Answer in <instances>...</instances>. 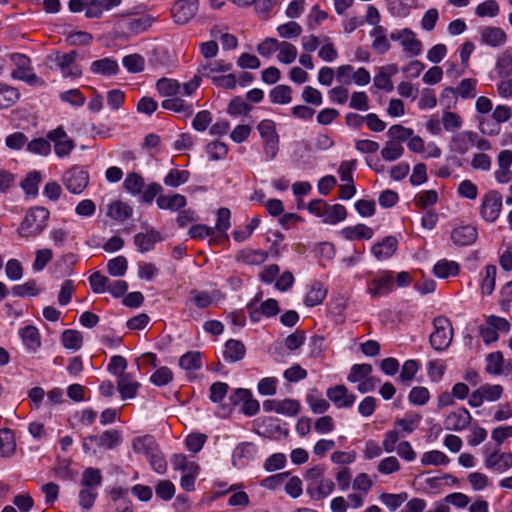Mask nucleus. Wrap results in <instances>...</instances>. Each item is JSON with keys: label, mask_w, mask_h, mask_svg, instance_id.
<instances>
[{"label": "nucleus", "mask_w": 512, "mask_h": 512, "mask_svg": "<svg viewBox=\"0 0 512 512\" xmlns=\"http://www.w3.org/2000/svg\"><path fill=\"white\" fill-rule=\"evenodd\" d=\"M189 179V172L185 170L172 169L164 178V184L169 187H178Z\"/></svg>", "instance_id": "nucleus-60"}, {"label": "nucleus", "mask_w": 512, "mask_h": 512, "mask_svg": "<svg viewBox=\"0 0 512 512\" xmlns=\"http://www.w3.org/2000/svg\"><path fill=\"white\" fill-rule=\"evenodd\" d=\"M502 210V196L499 192L491 190L483 196L480 206V213L487 222H494L498 219Z\"/></svg>", "instance_id": "nucleus-7"}, {"label": "nucleus", "mask_w": 512, "mask_h": 512, "mask_svg": "<svg viewBox=\"0 0 512 512\" xmlns=\"http://www.w3.org/2000/svg\"><path fill=\"white\" fill-rule=\"evenodd\" d=\"M279 36L283 39L297 38L302 33V27L295 21H289L277 27Z\"/></svg>", "instance_id": "nucleus-58"}, {"label": "nucleus", "mask_w": 512, "mask_h": 512, "mask_svg": "<svg viewBox=\"0 0 512 512\" xmlns=\"http://www.w3.org/2000/svg\"><path fill=\"white\" fill-rule=\"evenodd\" d=\"M268 258V253L263 250L242 249L236 255V261L246 265H260Z\"/></svg>", "instance_id": "nucleus-24"}, {"label": "nucleus", "mask_w": 512, "mask_h": 512, "mask_svg": "<svg viewBox=\"0 0 512 512\" xmlns=\"http://www.w3.org/2000/svg\"><path fill=\"white\" fill-rule=\"evenodd\" d=\"M47 138L53 142L54 152L60 158L68 156L75 147L74 141L69 138L62 126L51 130L47 134Z\"/></svg>", "instance_id": "nucleus-9"}, {"label": "nucleus", "mask_w": 512, "mask_h": 512, "mask_svg": "<svg viewBox=\"0 0 512 512\" xmlns=\"http://www.w3.org/2000/svg\"><path fill=\"white\" fill-rule=\"evenodd\" d=\"M497 268L495 265H487L485 267V276L481 282V291L484 295H490L495 288Z\"/></svg>", "instance_id": "nucleus-56"}, {"label": "nucleus", "mask_w": 512, "mask_h": 512, "mask_svg": "<svg viewBox=\"0 0 512 512\" xmlns=\"http://www.w3.org/2000/svg\"><path fill=\"white\" fill-rule=\"evenodd\" d=\"M206 153L212 161L222 160L228 153V146L224 142L213 141L206 145Z\"/></svg>", "instance_id": "nucleus-57"}, {"label": "nucleus", "mask_w": 512, "mask_h": 512, "mask_svg": "<svg viewBox=\"0 0 512 512\" xmlns=\"http://www.w3.org/2000/svg\"><path fill=\"white\" fill-rule=\"evenodd\" d=\"M270 100L275 104H288L291 102V88L287 85L274 87L269 94Z\"/></svg>", "instance_id": "nucleus-53"}, {"label": "nucleus", "mask_w": 512, "mask_h": 512, "mask_svg": "<svg viewBox=\"0 0 512 512\" xmlns=\"http://www.w3.org/2000/svg\"><path fill=\"white\" fill-rule=\"evenodd\" d=\"M370 36L374 38L372 49L378 54H384L389 51L390 43L387 38V29L383 26L374 27L370 32Z\"/></svg>", "instance_id": "nucleus-27"}, {"label": "nucleus", "mask_w": 512, "mask_h": 512, "mask_svg": "<svg viewBox=\"0 0 512 512\" xmlns=\"http://www.w3.org/2000/svg\"><path fill=\"white\" fill-rule=\"evenodd\" d=\"M109 278L102 275L100 272H94L89 276V283L94 293L101 294L107 291L109 285Z\"/></svg>", "instance_id": "nucleus-64"}, {"label": "nucleus", "mask_w": 512, "mask_h": 512, "mask_svg": "<svg viewBox=\"0 0 512 512\" xmlns=\"http://www.w3.org/2000/svg\"><path fill=\"white\" fill-rule=\"evenodd\" d=\"M135 453L144 454L147 458L158 449L154 438L150 435L136 437L132 442Z\"/></svg>", "instance_id": "nucleus-29"}, {"label": "nucleus", "mask_w": 512, "mask_h": 512, "mask_svg": "<svg viewBox=\"0 0 512 512\" xmlns=\"http://www.w3.org/2000/svg\"><path fill=\"white\" fill-rule=\"evenodd\" d=\"M49 211L43 207H35L28 211L18 228L19 236L31 238L39 235L46 227Z\"/></svg>", "instance_id": "nucleus-1"}, {"label": "nucleus", "mask_w": 512, "mask_h": 512, "mask_svg": "<svg viewBox=\"0 0 512 512\" xmlns=\"http://www.w3.org/2000/svg\"><path fill=\"white\" fill-rule=\"evenodd\" d=\"M403 153L404 148L400 143L388 140L381 150V157L385 161H395L399 159Z\"/></svg>", "instance_id": "nucleus-49"}, {"label": "nucleus", "mask_w": 512, "mask_h": 512, "mask_svg": "<svg viewBox=\"0 0 512 512\" xmlns=\"http://www.w3.org/2000/svg\"><path fill=\"white\" fill-rule=\"evenodd\" d=\"M306 401L310 407V409L313 411V413L315 414H323L325 413L329 407H330V404L329 402L324 399L316 389L314 390H311L307 396H306Z\"/></svg>", "instance_id": "nucleus-40"}, {"label": "nucleus", "mask_w": 512, "mask_h": 512, "mask_svg": "<svg viewBox=\"0 0 512 512\" xmlns=\"http://www.w3.org/2000/svg\"><path fill=\"white\" fill-rule=\"evenodd\" d=\"M397 40L400 41L404 51L410 55L417 56L421 53L422 44L410 29L406 28L397 32Z\"/></svg>", "instance_id": "nucleus-20"}, {"label": "nucleus", "mask_w": 512, "mask_h": 512, "mask_svg": "<svg viewBox=\"0 0 512 512\" xmlns=\"http://www.w3.org/2000/svg\"><path fill=\"white\" fill-rule=\"evenodd\" d=\"M123 186L131 195H138L143 191L145 182L140 174L131 172L127 174Z\"/></svg>", "instance_id": "nucleus-45"}, {"label": "nucleus", "mask_w": 512, "mask_h": 512, "mask_svg": "<svg viewBox=\"0 0 512 512\" xmlns=\"http://www.w3.org/2000/svg\"><path fill=\"white\" fill-rule=\"evenodd\" d=\"M328 399L333 402L337 408H349L353 405L356 397L348 392L344 385H336L327 390Z\"/></svg>", "instance_id": "nucleus-16"}, {"label": "nucleus", "mask_w": 512, "mask_h": 512, "mask_svg": "<svg viewBox=\"0 0 512 512\" xmlns=\"http://www.w3.org/2000/svg\"><path fill=\"white\" fill-rule=\"evenodd\" d=\"M11 61L16 66L11 73L14 79L22 80L31 86L44 85V81L31 72V61L26 55L12 54Z\"/></svg>", "instance_id": "nucleus-4"}, {"label": "nucleus", "mask_w": 512, "mask_h": 512, "mask_svg": "<svg viewBox=\"0 0 512 512\" xmlns=\"http://www.w3.org/2000/svg\"><path fill=\"white\" fill-rule=\"evenodd\" d=\"M179 365L184 370H199L202 367L201 353L188 351L179 359Z\"/></svg>", "instance_id": "nucleus-48"}, {"label": "nucleus", "mask_w": 512, "mask_h": 512, "mask_svg": "<svg viewBox=\"0 0 512 512\" xmlns=\"http://www.w3.org/2000/svg\"><path fill=\"white\" fill-rule=\"evenodd\" d=\"M450 461L449 457L442 451L432 450L425 452L421 457V464L424 466L427 465H446Z\"/></svg>", "instance_id": "nucleus-50"}, {"label": "nucleus", "mask_w": 512, "mask_h": 512, "mask_svg": "<svg viewBox=\"0 0 512 512\" xmlns=\"http://www.w3.org/2000/svg\"><path fill=\"white\" fill-rule=\"evenodd\" d=\"M156 203L160 209L178 211L186 206V198L181 194H173L171 196L159 195Z\"/></svg>", "instance_id": "nucleus-28"}, {"label": "nucleus", "mask_w": 512, "mask_h": 512, "mask_svg": "<svg viewBox=\"0 0 512 512\" xmlns=\"http://www.w3.org/2000/svg\"><path fill=\"white\" fill-rule=\"evenodd\" d=\"M156 87L162 96L171 97L182 93L181 84L173 79L161 78L157 81Z\"/></svg>", "instance_id": "nucleus-46"}, {"label": "nucleus", "mask_w": 512, "mask_h": 512, "mask_svg": "<svg viewBox=\"0 0 512 512\" xmlns=\"http://www.w3.org/2000/svg\"><path fill=\"white\" fill-rule=\"evenodd\" d=\"M484 465L487 469L504 472L512 467V454L495 450L487 455Z\"/></svg>", "instance_id": "nucleus-17"}, {"label": "nucleus", "mask_w": 512, "mask_h": 512, "mask_svg": "<svg viewBox=\"0 0 512 512\" xmlns=\"http://www.w3.org/2000/svg\"><path fill=\"white\" fill-rule=\"evenodd\" d=\"M90 71L93 74L102 76H113L119 72V65L116 60L105 57L91 63Z\"/></svg>", "instance_id": "nucleus-23"}, {"label": "nucleus", "mask_w": 512, "mask_h": 512, "mask_svg": "<svg viewBox=\"0 0 512 512\" xmlns=\"http://www.w3.org/2000/svg\"><path fill=\"white\" fill-rule=\"evenodd\" d=\"M434 331L430 335L429 342L436 351L447 349L453 339V327L450 320L444 316H438L433 320Z\"/></svg>", "instance_id": "nucleus-3"}, {"label": "nucleus", "mask_w": 512, "mask_h": 512, "mask_svg": "<svg viewBox=\"0 0 512 512\" xmlns=\"http://www.w3.org/2000/svg\"><path fill=\"white\" fill-rule=\"evenodd\" d=\"M495 70L500 78H507L512 75V51L505 50L497 57Z\"/></svg>", "instance_id": "nucleus-38"}, {"label": "nucleus", "mask_w": 512, "mask_h": 512, "mask_svg": "<svg viewBox=\"0 0 512 512\" xmlns=\"http://www.w3.org/2000/svg\"><path fill=\"white\" fill-rule=\"evenodd\" d=\"M480 41L489 47L498 48L507 42V34L500 27L486 26L480 30Z\"/></svg>", "instance_id": "nucleus-15"}, {"label": "nucleus", "mask_w": 512, "mask_h": 512, "mask_svg": "<svg viewBox=\"0 0 512 512\" xmlns=\"http://www.w3.org/2000/svg\"><path fill=\"white\" fill-rule=\"evenodd\" d=\"M128 263L124 256H118L110 259L107 263V269L110 275L115 277L123 276L127 271Z\"/></svg>", "instance_id": "nucleus-62"}, {"label": "nucleus", "mask_w": 512, "mask_h": 512, "mask_svg": "<svg viewBox=\"0 0 512 512\" xmlns=\"http://www.w3.org/2000/svg\"><path fill=\"white\" fill-rule=\"evenodd\" d=\"M476 84L475 79L466 78L456 88H446L445 92L456 94L461 98H474L476 96Z\"/></svg>", "instance_id": "nucleus-36"}, {"label": "nucleus", "mask_w": 512, "mask_h": 512, "mask_svg": "<svg viewBox=\"0 0 512 512\" xmlns=\"http://www.w3.org/2000/svg\"><path fill=\"white\" fill-rule=\"evenodd\" d=\"M397 245L398 241L394 236H387L383 241L374 244L371 252L377 260H385L395 253Z\"/></svg>", "instance_id": "nucleus-19"}, {"label": "nucleus", "mask_w": 512, "mask_h": 512, "mask_svg": "<svg viewBox=\"0 0 512 512\" xmlns=\"http://www.w3.org/2000/svg\"><path fill=\"white\" fill-rule=\"evenodd\" d=\"M394 288V276L391 271H384L367 284V292L372 298L388 295Z\"/></svg>", "instance_id": "nucleus-10"}, {"label": "nucleus", "mask_w": 512, "mask_h": 512, "mask_svg": "<svg viewBox=\"0 0 512 512\" xmlns=\"http://www.w3.org/2000/svg\"><path fill=\"white\" fill-rule=\"evenodd\" d=\"M246 353L244 344L239 340L230 339L225 344L224 358L229 362L240 361Z\"/></svg>", "instance_id": "nucleus-30"}, {"label": "nucleus", "mask_w": 512, "mask_h": 512, "mask_svg": "<svg viewBox=\"0 0 512 512\" xmlns=\"http://www.w3.org/2000/svg\"><path fill=\"white\" fill-rule=\"evenodd\" d=\"M387 135L390 141H396L401 144V142L408 140L413 135V130L396 124L388 129Z\"/></svg>", "instance_id": "nucleus-61"}, {"label": "nucleus", "mask_w": 512, "mask_h": 512, "mask_svg": "<svg viewBox=\"0 0 512 512\" xmlns=\"http://www.w3.org/2000/svg\"><path fill=\"white\" fill-rule=\"evenodd\" d=\"M19 99V92L4 84H0V109L8 108Z\"/></svg>", "instance_id": "nucleus-55"}, {"label": "nucleus", "mask_w": 512, "mask_h": 512, "mask_svg": "<svg viewBox=\"0 0 512 512\" xmlns=\"http://www.w3.org/2000/svg\"><path fill=\"white\" fill-rule=\"evenodd\" d=\"M20 336L27 348L35 350L40 346V335L35 327H24L20 330Z\"/></svg>", "instance_id": "nucleus-52"}, {"label": "nucleus", "mask_w": 512, "mask_h": 512, "mask_svg": "<svg viewBox=\"0 0 512 512\" xmlns=\"http://www.w3.org/2000/svg\"><path fill=\"white\" fill-rule=\"evenodd\" d=\"M341 234L345 239L353 241L359 239H371L374 233L370 227L364 224H357L355 226L342 229Z\"/></svg>", "instance_id": "nucleus-32"}, {"label": "nucleus", "mask_w": 512, "mask_h": 512, "mask_svg": "<svg viewBox=\"0 0 512 512\" xmlns=\"http://www.w3.org/2000/svg\"><path fill=\"white\" fill-rule=\"evenodd\" d=\"M255 448L251 443H241L235 447L232 453V463L235 467L241 468L252 460Z\"/></svg>", "instance_id": "nucleus-22"}, {"label": "nucleus", "mask_w": 512, "mask_h": 512, "mask_svg": "<svg viewBox=\"0 0 512 512\" xmlns=\"http://www.w3.org/2000/svg\"><path fill=\"white\" fill-rule=\"evenodd\" d=\"M451 239L459 246L471 245L477 239V230L471 225L457 227L451 232Z\"/></svg>", "instance_id": "nucleus-21"}, {"label": "nucleus", "mask_w": 512, "mask_h": 512, "mask_svg": "<svg viewBox=\"0 0 512 512\" xmlns=\"http://www.w3.org/2000/svg\"><path fill=\"white\" fill-rule=\"evenodd\" d=\"M235 397L243 401L242 411L249 416L255 415L259 409V402L251 397V392L247 389H237Z\"/></svg>", "instance_id": "nucleus-34"}, {"label": "nucleus", "mask_w": 512, "mask_h": 512, "mask_svg": "<svg viewBox=\"0 0 512 512\" xmlns=\"http://www.w3.org/2000/svg\"><path fill=\"white\" fill-rule=\"evenodd\" d=\"M139 383L133 381L130 374L123 375L117 381V389L123 400L134 398L137 394Z\"/></svg>", "instance_id": "nucleus-31"}, {"label": "nucleus", "mask_w": 512, "mask_h": 512, "mask_svg": "<svg viewBox=\"0 0 512 512\" xmlns=\"http://www.w3.org/2000/svg\"><path fill=\"white\" fill-rule=\"evenodd\" d=\"M472 421V416L465 408H458L451 411L444 419V427L449 431H462L466 429Z\"/></svg>", "instance_id": "nucleus-12"}, {"label": "nucleus", "mask_w": 512, "mask_h": 512, "mask_svg": "<svg viewBox=\"0 0 512 512\" xmlns=\"http://www.w3.org/2000/svg\"><path fill=\"white\" fill-rule=\"evenodd\" d=\"M334 482L329 478H323L318 482L308 483L307 494L314 500L319 501L326 498L334 490Z\"/></svg>", "instance_id": "nucleus-18"}, {"label": "nucleus", "mask_w": 512, "mask_h": 512, "mask_svg": "<svg viewBox=\"0 0 512 512\" xmlns=\"http://www.w3.org/2000/svg\"><path fill=\"white\" fill-rule=\"evenodd\" d=\"M232 69V64L225 60H206L198 66L197 74L200 78H209L214 82V78H218V74L226 73Z\"/></svg>", "instance_id": "nucleus-13"}, {"label": "nucleus", "mask_w": 512, "mask_h": 512, "mask_svg": "<svg viewBox=\"0 0 512 512\" xmlns=\"http://www.w3.org/2000/svg\"><path fill=\"white\" fill-rule=\"evenodd\" d=\"M262 298V293H258L254 299L247 305L250 318L253 321H259L261 316L272 317L278 314L279 307L275 299H268L261 303L259 307L256 306L257 302Z\"/></svg>", "instance_id": "nucleus-11"}, {"label": "nucleus", "mask_w": 512, "mask_h": 512, "mask_svg": "<svg viewBox=\"0 0 512 512\" xmlns=\"http://www.w3.org/2000/svg\"><path fill=\"white\" fill-rule=\"evenodd\" d=\"M127 368V361L123 356L120 355H114L111 357L110 362L107 366V370L112 375H115L119 378H121L123 375H128L125 373V370Z\"/></svg>", "instance_id": "nucleus-63"}, {"label": "nucleus", "mask_w": 512, "mask_h": 512, "mask_svg": "<svg viewBox=\"0 0 512 512\" xmlns=\"http://www.w3.org/2000/svg\"><path fill=\"white\" fill-rule=\"evenodd\" d=\"M500 7L496 0H486L475 8V14L478 17H495L498 15Z\"/></svg>", "instance_id": "nucleus-59"}, {"label": "nucleus", "mask_w": 512, "mask_h": 512, "mask_svg": "<svg viewBox=\"0 0 512 512\" xmlns=\"http://www.w3.org/2000/svg\"><path fill=\"white\" fill-rule=\"evenodd\" d=\"M88 182V172L78 166L67 170L63 176L64 186L73 194H80L87 187Z\"/></svg>", "instance_id": "nucleus-8"}, {"label": "nucleus", "mask_w": 512, "mask_h": 512, "mask_svg": "<svg viewBox=\"0 0 512 512\" xmlns=\"http://www.w3.org/2000/svg\"><path fill=\"white\" fill-rule=\"evenodd\" d=\"M171 463L175 470H179L183 475H191L199 473V466L196 462L188 460L184 454H175Z\"/></svg>", "instance_id": "nucleus-33"}, {"label": "nucleus", "mask_w": 512, "mask_h": 512, "mask_svg": "<svg viewBox=\"0 0 512 512\" xmlns=\"http://www.w3.org/2000/svg\"><path fill=\"white\" fill-rule=\"evenodd\" d=\"M199 0H176L171 8L173 21L178 25L188 24L197 14Z\"/></svg>", "instance_id": "nucleus-5"}, {"label": "nucleus", "mask_w": 512, "mask_h": 512, "mask_svg": "<svg viewBox=\"0 0 512 512\" xmlns=\"http://www.w3.org/2000/svg\"><path fill=\"white\" fill-rule=\"evenodd\" d=\"M62 344L66 349L78 351L83 345V335L78 330L68 329L62 333Z\"/></svg>", "instance_id": "nucleus-41"}, {"label": "nucleus", "mask_w": 512, "mask_h": 512, "mask_svg": "<svg viewBox=\"0 0 512 512\" xmlns=\"http://www.w3.org/2000/svg\"><path fill=\"white\" fill-rule=\"evenodd\" d=\"M77 52L71 51L69 53H55L50 56V60L55 63L56 67L60 69L64 77L77 78L82 74V69L76 63Z\"/></svg>", "instance_id": "nucleus-6"}, {"label": "nucleus", "mask_w": 512, "mask_h": 512, "mask_svg": "<svg viewBox=\"0 0 512 512\" xmlns=\"http://www.w3.org/2000/svg\"><path fill=\"white\" fill-rule=\"evenodd\" d=\"M373 368L370 364H355L351 367L347 380L351 383L360 382L369 378Z\"/></svg>", "instance_id": "nucleus-54"}, {"label": "nucleus", "mask_w": 512, "mask_h": 512, "mask_svg": "<svg viewBox=\"0 0 512 512\" xmlns=\"http://www.w3.org/2000/svg\"><path fill=\"white\" fill-rule=\"evenodd\" d=\"M133 213V208L120 200L111 202L107 208V215L119 222H123L130 218Z\"/></svg>", "instance_id": "nucleus-26"}, {"label": "nucleus", "mask_w": 512, "mask_h": 512, "mask_svg": "<svg viewBox=\"0 0 512 512\" xmlns=\"http://www.w3.org/2000/svg\"><path fill=\"white\" fill-rule=\"evenodd\" d=\"M476 141V132L462 131L455 133L450 140V151L460 155L466 154Z\"/></svg>", "instance_id": "nucleus-14"}, {"label": "nucleus", "mask_w": 512, "mask_h": 512, "mask_svg": "<svg viewBox=\"0 0 512 512\" xmlns=\"http://www.w3.org/2000/svg\"><path fill=\"white\" fill-rule=\"evenodd\" d=\"M102 483V475L99 469L89 467L83 471L81 485L86 488H95Z\"/></svg>", "instance_id": "nucleus-51"}, {"label": "nucleus", "mask_w": 512, "mask_h": 512, "mask_svg": "<svg viewBox=\"0 0 512 512\" xmlns=\"http://www.w3.org/2000/svg\"><path fill=\"white\" fill-rule=\"evenodd\" d=\"M277 50L279 51L278 55H277V60L280 62V63H283V64H291L292 62L295 61V59L297 58V49L296 47L290 43V42H287V41H279V46L277 48Z\"/></svg>", "instance_id": "nucleus-44"}, {"label": "nucleus", "mask_w": 512, "mask_h": 512, "mask_svg": "<svg viewBox=\"0 0 512 512\" xmlns=\"http://www.w3.org/2000/svg\"><path fill=\"white\" fill-rule=\"evenodd\" d=\"M121 434L117 430H106L101 435H90L85 437L82 443L83 451L86 454L95 455L98 449H113L121 443Z\"/></svg>", "instance_id": "nucleus-2"}, {"label": "nucleus", "mask_w": 512, "mask_h": 512, "mask_svg": "<svg viewBox=\"0 0 512 512\" xmlns=\"http://www.w3.org/2000/svg\"><path fill=\"white\" fill-rule=\"evenodd\" d=\"M433 272L438 278H448L458 274L459 265L454 261L443 259L434 265Z\"/></svg>", "instance_id": "nucleus-42"}, {"label": "nucleus", "mask_w": 512, "mask_h": 512, "mask_svg": "<svg viewBox=\"0 0 512 512\" xmlns=\"http://www.w3.org/2000/svg\"><path fill=\"white\" fill-rule=\"evenodd\" d=\"M327 295V290L320 283H315L307 293L304 303L308 307H314L323 302Z\"/></svg>", "instance_id": "nucleus-47"}, {"label": "nucleus", "mask_w": 512, "mask_h": 512, "mask_svg": "<svg viewBox=\"0 0 512 512\" xmlns=\"http://www.w3.org/2000/svg\"><path fill=\"white\" fill-rule=\"evenodd\" d=\"M16 443L13 432L9 429L0 430V455L9 457L15 452Z\"/></svg>", "instance_id": "nucleus-43"}, {"label": "nucleus", "mask_w": 512, "mask_h": 512, "mask_svg": "<svg viewBox=\"0 0 512 512\" xmlns=\"http://www.w3.org/2000/svg\"><path fill=\"white\" fill-rule=\"evenodd\" d=\"M162 107L176 113H181L183 117H189L193 114V106L191 104H187L184 100L178 97H172L164 100L162 102Z\"/></svg>", "instance_id": "nucleus-35"}, {"label": "nucleus", "mask_w": 512, "mask_h": 512, "mask_svg": "<svg viewBox=\"0 0 512 512\" xmlns=\"http://www.w3.org/2000/svg\"><path fill=\"white\" fill-rule=\"evenodd\" d=\"M155 20V17L148 14L138 18H133L127 22V29L131 34L137 35L147 31L153 25Z\"/></svg>", "instance_id": "nucleus-39"}, {"label": "nucleus", "mask_w": 512, "mask_h": 512, "mask_svg": "<svg viewBox=\"0 0 512 512\" xmlns=\"http://www.w3.org/2000/svg\"><path fill=\"white\" fill-rule=\"evenodd\" d=\"M161 240L159 232L150 230L146 233H138L134 236V243L141 253L153 249L154 245Z\"/></svg>", "instance_id": "nucleus-25"}, {"label": "nucleus", "mask_w": 512, "mask_h": 512, "mask_svg": "<svg viewBox=\"0 0 512 512\" xmlns=\"http://www.w3.org/2000/svg\"><path fill=\"white\" fill-rule=\"evenodd\" d=\"M347 216L346 208L343 205L335 204L326 206L322 214L323 222L326 224H336L344 220Z\"/></svg>", "instance_id": "nucleus-37"}]
</instances>
